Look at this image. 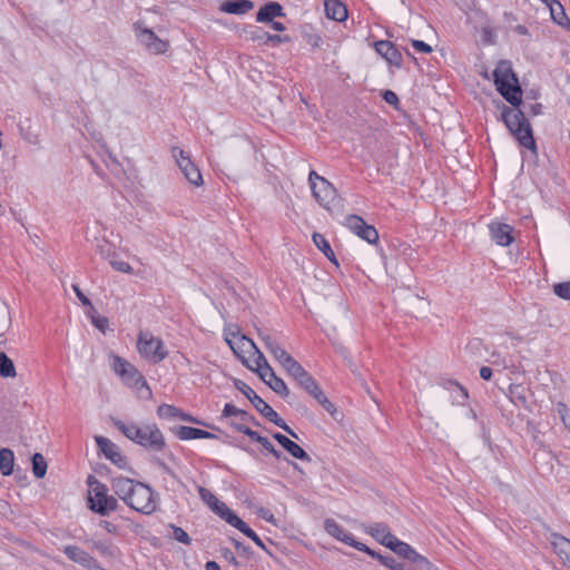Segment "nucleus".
Segmentation results:
<instances>
[{
  "label": "nucleus",
  "mask_w": 570,
  "mask_h": 570,
  "mask_svg": "<svg viewBox=\"0 0 570 570\" xmlns=\"http://www.w3.org/2000/svg\"><path fill=\"white\" fill-rule=\"evenodd\" d=\"M285 17L283 7L275 1L264 4L256 14L258 22H272L274 18Z\"/></svg>",
  "instance_id": "obj_25"
},
{
  "label": "nucleus",
  "mask_w": 570,
  "mask_h": 570,
  "mask_svg": "<svg viewBox=\"0 0 570 570\" xmlns=\"http://www.w3.org/2000/svg\"><path fill=\"white\" fill-rule=\"evenodd\" d=\"M258 515L261 518H263L264 520H266L267 522H271V523L275 524V517L267 509H265V508L259 509L258 510Z\"/></svg>",
  "instance_id": "obj_60"
},
{
  "label": "nucleus",
  "mask_w": 570,
  "mask_h": 570,
  "mask_svg": "<svg viewBox=\"0 0 570 570\" xmlns=\"http://www.w3.org/2000/svg\"><path fill=\"white\" fill-rule=\"evenodd\" d=\"M220 553H222V557L228 561L229 563H232L233 566H235L236 568L239 567V563L236 559V557L234 556V553L232 552L230 549L228 548H222L220 549Z\"/></svg>",
  "instance_id": "obj_55"
},
{
  "label": "nucleus",
  "mask_w": 570,
  "mask_h": 570,
  "mask_svg": "<svg viewBox=\"0 0 570 570\" xmlns=\"http://www.w3.org/2000/svg\"><path fill=\"white\" fill-rule=\"evenodd\" d=\"M551 543L556 553L561 558L563 563L570 567V540L561 534L553 533Z\"/></svg>",
  "instance_id": "obj_28"
},
{
  "label": "nucleus",
  "mask_w": 570,
  "mask_h": 570,
  "mask_svg": "<svg viewBox=\"0 0 570 570\" xmlns=\"http://www.w3.org/2000/svg\"><path fill=\"white\" fill-rule=\"evenodd\" d=\"M326 17L335 21H344L347 18V8L340 0H325Z\"/></svg>",
  "instance_id": "obj_27"
},
{
  "label": "nucleus",
  "mask_w": 570,
  "mask_h": 570,
  "mask_svg": "<svg viewBox=\"0 0 570 570\" xmlns=\"http://www.w3.org/2000/svg\"><path fill=\"white\" fill-rule=\"evenodd\" d=\"M239 342L242 343V345H244L245 343L249 344V346L255 351V358H254V364H255V367L254 366H250L247 364V367L254 372H256L258 375L259 373L262 374H265V372H268L269 370H272V367L269 366L266 357L264 356V354L257 348V346L255 345V343L253 342V340H250L249 337L243 335L240 338H239Z\"/></svg>",
  "instance_id": "obj_22"
},
{
  "label": "nucleus",
  "mask_w": 570,
  "mask_h": 570,
  "mask_svg": "<svg viewBox=\"0 0 570 570\" xmlns=\"http://www.w3.org/2000/svg\"><path fill=\"white\" fill-rule=\"evenodd\" d=\"M254 3L249 0H233L222 4V10L232 14H244L250 11Z\"/></svg>",
  "instance_id": "obj_31"
},
{
  "label": "nucleus",
  "mask_w": 570,
  "mask_h": 570,
  "mask_svg": "<svg viewBox=\"0 0 570 570\" xmlns=\"http://www.w3.org/2000/svg\"><path fill=\"white\" fill-rule=\"evenodd\" d=\"M110 265L116 271H119V272H122V273H127V274L132 273V267L127 262L110 259Z\"/></svg>",
  "instance_id": "obj_54"
},
{
  "label": "nucleus",
  "mask_w": 570,
  "mask_h": 570,
  "mask_svg": "<svg viewBox=\"0 0 570 570\" xmlns=\"http://www.w3.org/2000/svg\"><path fill=\"white\" fill-rule=\"evenodd\" d=\"M87 484L90 488V495L88 498L89 508L100 514L108 515L110 512L116 511L118 501L112 495L108 494V488L101 483L94 475L87 478Z\"/></svg>",
  "instance_id": "obj_2"
},
{
  "label": "nucleus",
  "mask_w": 570,
  "mask_h": 570,
  "mask_svg": "<svg viewBox=\"0 0 570 570\" xmlns=\"http://www.w3.org/2000/svg\"><path fill=\"white\" fill-rule=\"evenodd\" d=\"M364 530L386 548H390V546L393 543V540L395 539V535L391 533L389 525L383 522H375L365 525Z\"/></svg>",
  "instance_id": "obj_15"
},
{
  "label": "nucleus",
  "mask_w": 570,
  "mask_h": 570,
  "mask_svg": "<svg viewBox=\"0 0 570 570\" xmlns=\"http://www.w3.org/2000/svg\"><path fill=\"white\" fill-rule=\"evenodd\" d=\"M178 419H180L181 421L190 422V423L206 425L205 423H203L202 421L197 420L196 417H194V416H191V415H189L187 413H184L181 410H180V414L178 415Z\"/></svg>",
  "instance_id": "obj_62"
},
{
  "label": "nucleus",
  "mask_w": 570,
  "mask_h": 570,
  "mask_svg": "<svg viewBox=\"0 0 570 570\" xmlns=\"http://www.w3.org/2000/svg\"><path fill=\"white\" fill-rule=\"evenodd\" d=\"M126 504L139 513L149 515L157 510V494L149 484L137 482Z\"/></svg>",
  "instance_id": "obj_3"
},
{
  "label": "nucleus",
  "mask_w": 570,
  "mask_h": 570,
  "mask_svg": "<svg viewBox=\"0 0 570 570\" xmlns=\"http://www.w3.org/2000/svg\"><path fill=\"white\" fill-rule=\"evenodd\" d=\"M137 347L140 355L153 363H159L167 356L161 340L149 332L139 333Z\"/></svg>",
  "instance_id": "obj_6"
},
{
  "label": "nucleus",
  "mask_w": 570,
  "mask_h": 570,
  "mask_svg": "<svg viewBox=\"0 0 570 570\" xmlns=\"http://www.w3.org/2000/svg\"><path fill=\"white\" fill-rule=\"evenodd\" d=\"M134 29L137 39L145 49L153 55H161L168 50L169 42L160 39L151 29L142 26V22H136Z\"/></svg>",
  "instance_id": "obj_7"
},
{
  "label": "nucleus",
  "mask_w": 570,
  "mask_h": 570,
  "mask_svg": "<svg viewBox=\"0 0 570 570\" xmlns=\"http://www.w3.org/2000/svg\"><path fill=\"white\" fill-rule=\"evenodd\" d=\"M202 431V429L183 425L177 428L175 433L180 440H195L200 439V435H203Z\"/></svg>",
  "instance_id": "obj_41"
},
{
  "label": "nucleus",
  "mask_w": 570,
  "mask_h": 570,
  "mask_svg": "<svg viewBox=\"0 0 570 570\" xmlns=\"http://www.w3.org/2000/svg\"><path fill=\"white\" fill-rule=\"evenodd\" d=\"M234 521V528L239 530L242 533H244L246 537L252 539L259 548L265 550L269 553L267 550L265 543L263 540L239 518V519H232Z\"/></svg>",
  "instance_id": "obj_33"
},
{
  "label": "nucleus",
  "mask_w": 570,
  "mask_h": 570,
  "mask_svg": "<svg viewBox=\"0 0 570 570\" xmlns=\"http://www.w3.org/2000/svg\"><path fill=\"white\" fill-rule=\"evenodd\" d=\"M553 293L562 299L570 301V281L554 284Z\"/></svg>",
  "instance_id": "obj_47"
},
{
  "label": "nucleus",
  "mask_w": 570,
  "mask_h": 570,
  "mask_svg": "<svg viewBox=\"0 0 570 570\" xmlns=\"http://www.w3.org/2000/svg\"><path fill=\"white\" fill-rule=\"evenodd\" d=\"M492 239L500 246H509L513 242V228L508 224L492 223L489 225Z\"/></svg>",
  "instance_id": "obj_18"
},
{
  "label": "nucleus",
  "mask_w": 570,
  "mask_h": 570,
  "mask_svg": "<svg viewBox=\"0 0 570 570\" xmlns=\"http://www.w3.org/2000/svg\"><path fill=\"white\" fill-rule=\"evenodd\" d=\"M323 177L320 176L315 170H311L309 174H308V183H309V186L312 187L313 184H318L321 183V179Z\"/></svg>",
  "instance_id": "obj_64"
},
{
  "label": "nucleus",
  "mask_w": 570,
  "mask_h": 570,
  "mask_svg": "<svg viewBox=\"0 0 570 570\" xmlns=\"http://www.w3.org/2000/svg\"><path fill=\"white\" fill-rule=\"evenodd\" d=\"M288 41H289V37L288 36L271 35V33L267 32V37H266V42L265 43H269V42L283 43V42H288Z\"/></svg>",
  "instance_id": "obj_58"
},
{
  "label": "nucleus",
  "mask_w": 570,
  "mask_h": 570,
  "mask_svg": "<svg viewBox=\"0 0 570 570\" xmlns=\"http://www.w3.org/2000/svg\"><path fill=\"white\" fill-rule=\"evenodd\" d=\"M111 368L114 372L120 376L122 382L131 387H146V390L150 393V389L147 385L144 376L139 373V371L128 361L118 356L111 355Z\"/></svg>",
  "instance_id": "obj_5"
},
{
  "label": "nucleus",
  "mask_w": 570,
  "mask_h": 570,
  "mask_svg": "<svg viewBox=\"0 0 570 570\" xmlns=\"http://www.w3.org/2000/svg\"><path fill=\"white\" fill-rule=\"evenodd\" d=\"M375 50L379 55L386 59V61L396 67L402 65V55L394 47V45L387 40H380L375 42Z\"/></svg>",
  "instance_id": "obj_20"
},
{
  "label": "nucleus",
  "mask_w": 570,
  "mask_h": 570,
  "mask_svg": "<svg viewBox=\"0 0 570 570\" xmlns=\"http://www.w3.org/2000/svg\"><path fill=\"white\" fill-rule=\"evenodd\" d=\"M449 384L454 387L451 395L452 402L455 404L463 405L465 401L469 399L468 390L456 382H449Z\"/></svg>",
  "instance_id": "obj_42"
},
{
  "label": "nucleus",
  "mask_w": 570,
  "mask_h": 570,
  "mask_svg": "<svg viewBox=\"0 0 570 570\" xmlns=\"http://www.w3.org/2000/svg\"><path fill=\"white\" fill-rule=\"evenodd\" d=\"M252 404L256 409V411H258L269 422L283 429L292 438L298 440V435L296 434V432L292 428H289L286 424V422L278 415V413L274 411L259 395L252 400Z\"/></svg>",
  "instance_id": "obj_13"
},
{
  "label": "nucleus",
  "mask_w": 570,
  "mask_h": 570,
  "mask_svg": "<svg viewBox=\"0 0 570 570\" xmlns=\"http://www.w3.org/2000/svg\"><path fill=\"white\" fill-rule=\"evenodd\" d=\"M157 414L161 419H176L180 414V410L170 404H161L157 409Z\"/></svg>",
  "instance_id": "obj_44"
},
{
  "label": "nucleus",
  "mask_w": 570,
  "mask_h": 570,
  "mask_svg": "<svg viewBox=\"0 0 570 570\" xmlns=\"http://www.w3.org/2000/svg\"><path fill=\"white\" fill-rule=\"evenodd\" d=\"M32 472L37 479H42L47 473V462L41 453H35L31 458Z\"/></svg>",
  "instance_id": "obj_39"
},
{
  "label": "nucleus",
  "mask_w": 570,
  "mask_h": 570,
  "mask_svg": "<svg viewBox=\"0 0 570 570\" xmlns=\"http://www.w3.org/2000/svg\"><path fill=\"white\" fill-rule=\"evenodd\" d=\"M90 318H91V323L102 333L106 332L107 327H108V324H109V321L107 317L105 316H100L97 314V311L96 312H92L91 309H89L88 312Z\"/></svg>",
  "instance_id": "obj_46"
},
{
  "label": "nucleus",
  "mask_w": 570,
  "mask_h": 570,
  "mask_svg": "<svg viewBox=\"0 0 570 570\" xmlns=\"http://www.w3.org/2000/svg\"><path fill=\"white\" fill-rule=\"evenodd\" d=\"M413 568L411 570H432L431 562L420 553L415 552L411 559Z\"/></svg>",
  "instance_id": "obj_45"
},
{
  "label": "nucleus",
  "mask_w": 570,
  "mask_h": 570,
  "mask_svg": "<svg viewBox=\"0 0 570 570\" xmlns=\"http://www.w3.org/2000/svg\"><path fill=\"white\" fill-rule=\"evenodd\" d=\"M273 438L279 443V445L285 449L293 458L311 462V456L306 453V451L301 448L297 443L288 439L282 433L275 432L273 433Z\"/></svg>",
  "instance_id": "obj_17"
},
{
  "label": "nucleus",
  "mask_w": 570,
  "mask_h": 570,
  "mask_svg": "<svg viewBox=\"0 0 570 570\" xmlns=\"http://www.w3.org/2000/svg\"><path fill=\"white\" fill-rule=\"evenodd\" d=\"M95 441L102 454L115 465L122 470H130L128 459L120 452L119 448L105 436L97 435Z\"/></svg>",
  "instance_id": "obj_11"
},
{
  "label": "nucleus",
  "mask_w": 570,
  "mask_h": 570,
  "mask_svg": "<svg viewBox=\"0 0 570 570\" xmlns=\"http://www.w3.org/2000/svg\"><path fill=\"white\" fill-rule=\"evenodd\" d=\"M96 252L102 258H107V259H110L111 257L115 256V252L112 250L111 245L105 239H102L100 243L97 244Z\"/></svg>",
  "instance_id": "obj_49"
},
{
  "label": "nucleus",
  "mask_w": 570,
  "mask_h": 570,
  "mask_svg": "<svg viewBox=\"0 0 570 570\" xmlns=\"http://www.w3.org/2000/svg\"><path fill=\"white\" fill-rule=\"evenodd\" d=\"M63 552L70 560L87 569H94L97 564L94 557L77 546H66Z\"/></svg>",
  "instance_id": "obj_16"
},
{
  "label": "nucleus",
  "mask_w": 570,
  "mask_h": 570,
  "mask_svg": "<svg viewBox=\"0 0 570 570\" xmlns=\"http://www.w3.org/2000/svg\"><path fill=\"white\" fill-rule=\"evenodd\" d=\"M0 376L14 377L16 368L13 362L3 352H0Z\"/></svg>",
  "instance_id": "obj_40"
},
{
  "label": "nucleus",
  "mask_w": 570,
  "mask_h": 570,
  "mask_svg": "<svg viewBox=\"0 0 570 570\" xmlns=\"http://www.w3.org/2000/svg\"><path fill=\"white\" fill-rule=\"evenodd\" d=\"M239 416L244 421H250L254 425H259L253 415L247 411L236 407L234 404L226 403L223 409V417Z\"/></svg>",
  "instance_id": "obj_34"
},
{
  "label": "nucleus",
  "mask_w": 570,
  "mask_h": 570,
  "mask_svg": "<svg viewBox=\"0 0 570 570\" xmlns=\"http://www.w3.org/2000/svg\"><path fill=\"white\" fill-rule=\"evenodd\" d=\"M265 450L271 453L276 460H281L283 459V454L281 451L276 450L275 446L272 444V442L269 443V445H266L265 446Z\"/></svg>",
  "instance_id": "obj_63"
},
{
  "label": "nucleus",
  "mask_w": 570,
  "mask_h": 570,
  "mask_svg": "<svg viewBox=\"0 0 570 570\" xmlns=\"http://www.w3.org/2000/svg\"><path fill=\"white\" fill-rule=\"evenodd\" d=\"M501 85L500 88H497V90L500 92V95L514 108H518L522 102V90L519 85V81L517 83H508L504 85L501 81L499 82Z\"/></svg>",
  "instance_id": "obj_23"
},
{
  "label": "nucleus",
  "mask_w": 570,
  "mask_h": 570,
  "mask_svg": "<svg viewBox=\"0 0 570 570\" xmlns=\"http://www.w3.org/2000/svg\"><path fill=\"white\" fill-rule=\"evenodd\" d=\"M284 370L289 376L297 382V384L307 392L317 382L313 376L293 357L287 364H284Z\"/></svg>",
  "instance_id": "obj_14"
},
{
  "label": "nucleus",
  "mask_w": 570,
  "mask_h": 570,
  "mask_svg": "<svg viewBox=\"0 0 570 570\" xmlns=\"http://www.w3.org/2000/svg\"><path fill=\"white\" fill-rule=\"evenodd\" d=\"M324 528L330 535L345 544H348V542L352 541L353 535L333 519H326Z\"/></svg>",
  "instance_id": "obj_29"
},
{
  "label": "nucleus",
  "mask_w": 570,
  "mask_h": 570,
  "mask_svg": "<svg viewBox=\"0 0 570 570\" xmlns=\"http://www.w3.org/2000/svg\"><path fill=\"white\" fill-rule=\"evenodd\" d=\"M313 243L314 245L336 266L338 265V262L336 259V256L327 242V239L320 233H314L313 236Z\"/></svg>",
  "instance_id": "obj_32"
},
{
  "label": "nucleus",
  "mask_w": 570,
  "mask_h": 570,
  "mask_svg": "<svg viewBox=\"0 0 570 570\" xmlns=\"http://www.w3.org/2000/svg\"><path fill=\"white\" fill-rule=\"evenodd\" d=\"M501 119L522 147L535 151L531 125L519 107L512 109L501 102Z\"/></svg>",
  "instance_id": "obj_1"
},
{
  "label": "nucleus",
  "mask_w": 570,
  "mask_h": 570,
  "mask_svg": "<svg viewBox=\"0 0 570 570\" xmlns=\"http://www.w3.org/2000/svg\"><path fill=\"white\" fill-rule=\"evenodd\" d=\"M259 377L278 395L283 397H287L289 395V390L286 383L275 374L273 368L265 372V374L259 373Z\"/></svg>",
  "instance_id": "obj_24"
},
{
  "label": "nucleus",
  "mask_w": 570,
  "mask_h": 570,
  "mask_svg": "<svg viewBox=\"0 0 570 570\" xmlns=\"http://www.w3.org/2000/svg\"><path fill=\"white\" fill-rule=\"evenodd\" d=\"M140 431L141 436L137 439V444L157 452L164 450L166 446L165 438L155 424L145 425Z\"/></svg>",
  "instance_id": "obj_12"
},
{
  "label": "nucleus",
  "mask_w": 570,
  "mask_h": 570,
  "mask_svg": "<svg viewBox=\"0 0 570 570\" xmlns=\"http://www.w3.org/2000/svg\"><path fill=\"white\" fill-rule=\"evenodd\" d=\"M138 481L125 476H115L111 479V489L115 494L125 503L128 501L132 490Z\"/></svg>",
  "instance_id": "obj_19"
},
{
  "label": "nucleus",
  "mask_w": 570,
  "mask_h": 570,
  "mask_svg": "<svg viewBox=\"0 0 570 570\" xmlns=\"http://www.w3.org/2000/svg\"><path fill=\"white\" fill-rule=\"evenodd\" d=\"M171 153L185 178L191 185L197 187L200 186L203 184V176L199 168L191 161L189 156H187L186 153L179 147H174Z\"/></svg>",
  "instance_id": "obj_8"
},
{
  "label": "nucleus",
  "mask_w": 570,
  "mask_h": 570,
  "mask_svg": "<svg viewBox=\"0 0 570 570\" xmlns=\"http://www.w3.org/2000/svg\"><path fill=\"white\" fill-rule=\"evenodd\" d=\"M307 393L311 396H313L320 403V405L323 406V409L326 412H328L334 419H336L337 410H336L335 405L323 393L318 383L313 385V387L311 390H308Z\"/></svg>",
  "instance_id": "obj_30"
},
{
  "label": "nucleus",
  "mask_w": 570,
  "mask_h": 570,
  "mask_svg": "<svg viewBox=\"0 0 570 570\" xmlns=\"http://www.w3.org/2000/svg\"><path fill=\"white\" fill-rule=\"evenodd\" d=\"M242 336L243 335H239V328L237 325H229L225 330V340L236 355H238V350L243 348L239 346V338Z\"/></svg>",
  "instance_id": "obj_37"
},
{
  "label": "nucleus",
  "mask_w": 570,
  "mask_h": 570,
  "mask_svg": "<svg viewBox=\"0 0 570 570\" xmlns=\"http://www.w3.org/2000/svg\"><path fill=\"white\" fill-rule=\"evenodd\" d=\"M348 546L355 548L358 551L365 552L366 554H367V551L370 550V548L366 544H364L360 541H356L354 538H352V541L348 542Z\"/></svg>",
  "instance_id": "obj_61"
},
{
  "label": "nucleus",
  "mask_w": 570,
  "mask_h": 570,
  "mask_svg": "<svg viewBox=\"0 0 570 570\" xmlns=\"http://www.w3.org/2000/svg\"><path fill=\"white\" fill-rule=\"evenodd\" d=\"M389 549L409 561H411L416 552L409 543L399 540L396 537Z\"/></svg>",
  "instance_id": "obj_36"
},
{
  "label": "nucleus",
  "mask_w": 570,
  "mask_h": 570,
  "mask_svg": "<svg viewBox=\"0 0 570 570\" xmlns=\"http://www.w3.org/2000/svg\"><path fill=\"white\" fill-rule=\"evenodd\" d=\"M509 396L514 404H521L523 406L527 405V396L524 395L523 387L521 385L511 384L509 386Z\"/></svg>",
  "instance_id": "obj_43"
},
{
  "label": "nucleus",
  "mask_w": 570,
  "mask_h": 570,
  "mask_svg": "<svg viewBox=\"0 0 570 570\" xmlns=\"http://www.w3.org/2000/svg\"><path fill=\"white\" fill-rule=\"evenodd\" d=\"M249 39L253 41H262L266 42L267 31H265L263 28L254 27L248 32Z\"/></svg>",
  "instance_id": "obj_51"
},
{
  "label": "nucleus",
  "mask_w": 570,
  "mask_h": 570,
  "mask_svg": "<svg viewBox=\"0 0 570 570\" xmlns=\"http://www.w3.org/2000/svg\"><path fill=\"white\" fill-rule=\"evenodd\" d=\"M412 46L415 50L424 53L432 52V47L422 40H412Z\"/></svg>",
  "instance_id": "obj_57"
},
{
  "label": "nucleus",
  "mask_w": 570,
  "mask_h": 570,
  "mask_svg": "<svg viewBox=\"0 0 570 570\" xmlns=\"http://www.w3.org/2000/svg\"><path fill=\"white\" fill-rule=\"evenodd\" d=\"M343 224L368 244H375L379 240V233L376 228L373 225L366 224L358 215H347Z\"/></svg>",
  "instance_id": "obj_9"
},
{
  "label": "nucleus",
  "mask_w": 570,
  "mask_h": 570,
  "mask_svg": "<svg viewBox=\"0 0 570 570\" xmlns=\"http://www.w3.org/2000/svg\"><path fill=\"white\" fill-rule=\"evenodd\" d=\"M258 336L262 340V342L264 343V346L266 350L273 347V345H275L277 343L273 336H271L269 334L264 333L259 330H258Z\"/></svg>",
  "instance_id": "obj_56"
},
{
  "label": "nucleus",
  "mask_w": 570,
  "mask_h": 570,
  "mask_svg": "<svg viewBox=\"0 0 570 570\" xmlns=\"http://www.w3.org/2000/svg\"><path fill=\"white\" fill-rule=\"evenodd\" d=\"M493 77L497 88L501 87L499 83L500 81L504 85L518 82V78L511 68V63L507 60H502L498 63L493 71Z\"/></svg>",
  "instance_id": "obj_21"
},
{
  "label": "nucleus",
  "mask_w": 570,
  "mask_h": 570,
  "mask_svg": "<svg viewBox=\"0 0 570 570\" xmlns=\"http://www.w3.org/2000/svg\"><path fill=\"white\" fill-rule=\"evenodd\" d=\"M198 493L200 499L224 521H226L232 527L234 525V521L232 519H239V517L234 513L224 502L219 501L217 497L212 493L208 489L204 487H198Z\"/></svg>",
  "instance_id": "obj_10"
},
{
  "label": "nucleus",
  "mask_w": 570,
  "mask_h": 570,
  "mask_svg": "<svg viewBox=\"0 0 570 570\" xmlns=\"http://www.w3.org/2000/svg\"><path fill=\"white\" fill-rule=\"evenodd\" d=\"M275 360L284 367V364H287L288 361L293 360V356L287 353L284 348L279 347L273 354Z\"/></svg>",
  "instance_id": "obj_53"
},
{
  "label": "nucleus",
  "mask_w": 570,
  "mask_h": 570,
  "mask_svg": "<svg viewBox=\"0 0 570 570\" xmlns=\"http://www.w3.org/2000/svg\"><path fill=\"white\" fill-rule=\"evenodd\" d=\"M170 528L173 529V538L175 540L184 544H190L191 539L183 528L176 527L174 524H170Z\"/></svg>",
  "instance_id": "obj_50"
},
{
  "label": "nucleus",
  "mask_w": 570,
  "mask_h": 570,
  "mask_svg": "<svg viewBox=\"0 0 570 570\" xmlns=\"http://www.w3.org/2000/svg\"><path fill=\"white\" fill-rule=\"evenodd\" d=\"M72 289L78 299L82 303V305L88 306L89 309L96 312V308L92 306L91 301L82 293V291L77 284H72Z\"/></svg>",
  "instance_id": "obj_52"
},
{
  "label": "nucleus",
  "mask_w": 570,
  "mask_h": 570,
  "mask_svg": "<svg viewBox=\"0 0 570 570\" xmlns=\"http://www.w3.org/2000/svg\"><path fill=\"white\" fill-rule=\"evenodd\" d=\"M14 455L10 449L0 450V471L3 475H10L13 472Z\"/></svg>",
  "instance_id": "obj_38"
},
{
  "label": "nucleus",
  "mask_w": 570,
  "mask_h": 570,
  "mask_svg": "<svg viewBox=\"0 0 570 570\" xmlns=\"http://www.w3.org/2000/svg\"><path fill=\"white\" fill-rule=\"evenodd\" d=\"M383 99L390 105H396L399 102L397 95L392 90H385L383 92Z\"/></svg>",
  "instance_id": "obj_59"
},
{
  "label": "nucleus",
  "mask_w": 570,
  "mask_h": 570,
  "mask_svg": "<svg viewBox=\"0 0 570 570\" xmlns=\"http://www.w3.org/2000/svg\"><path fill=\"white\" fill-rule=\"evenodd\" d=\"M114 425L120 430L126 438L134 441L136 443L137 439L141 436L140 426L136 424H125L120 420H112Z\"/></svg>",
  "instance_id": "obj_35"
},
{
  "label": "nucleus",
  "mask_w": 570,
  "mask_h": 570,
  "mask_svg": "<svg viewBox=\"0 0 570 570\" xmlns=\"http://www.w3.org/2000/svg\"><path fill=\"white\" fill-rule=\"evenodd\" d=\"M234 385L239 392H242L249 400L250 403H252V400H254V397L258 396L256 394V392L249 385H247L245 382H243L242 380H235Z\"/></svg>",
  "instance_id": "obj_48"
},
{
  "label": "nucleus",
  "mask_w": 570,
  "mask_h": 570,
  "mask_svg": "<svg viewBox=\"0 0 570 570\" xmlns=\"http://www.w3.org/2000/svg\"><path fill=\"white\" fill-rule=\"evenodd\" d=\"M312 194L317 203L327 212L332 214L341 212L342 199L336 188L326 178H322L318 184H313Z\"/></svg>",
  "instance_id": "obj_4"
},
{
  "label": "nucleus",
  "mask_w": 570,
  "mask_h": 570,
  "mask_svg": "<svg viewBox=\"0 0 570 570\" xmlns=\"http://www.w3.org/2000/svg\"><path fill=\"white\" fill-rule=\"evenodd\" d=\"M550 9L551 18L552 20L566 28L567 30H570V19L566 14V11L562 7V4L558 0H542Z\"/></svg>",
  "instance_id": "obj_26"
}]
</instances>
